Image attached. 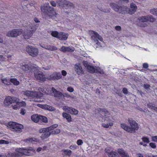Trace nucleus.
<instances>
[{"instance_id": "21", "label": "nucleus", "mask_w": 157, "mask_h": 157, "mask_svg": "<svg viewBox=\"0 0 157 157\" xmlns=\"http://www.w3.org/2000/svg\"><path fill=\"white\" fill-rule=\"evenodd\" d=\"M20 148H17L15 149L16 151L14 152H9L6 154L7 157H20L22 156L21 154L18 151L17 149H20Z\"/></svg>"}, {"instance_id": "20", "label": "nucleus", "mask_w": 157, "mask_h": 157, "mask_svg": "<svg viewBox=\"0 0 157 157\" xmlns=\"http://www.w3.org/2000/svg\"><path fill=\"white\" fill-rule=\"evenodd\" d=\"M138 19L141 22H147L148 21L153 22L155 20V19L151 15L147 16H142L139 17Z\"/></svg>"}, {"instance_id": "13", "label": "nucleus", "mask_w": 157, "mask_h": 157, "mask_svg": "<svg viewBox=\"0 0 157 157\" xmlns=\"http://www.w3.org/2000/svg\"><path fill=\"white\" fill-rule=\"evenodd\" d=\"M23 30L22 29H14L8 31L6 35L9 37H15L21 34Z\"/></svg>"}, {"instance_id": "18", "label": "nucleus", "mask_w": 157, "mask_h": 157, "mask_svg": "<svg viewBox=\"0 0 157 157\" xmlns=\"http://www.w3.org/2000/svg\"><path fill=\"white\" fill-rule=\"evenodd\" d=\"M63 109L64 111L71 114L77 115L78 113V111L77 109L67 106H63Z\"/></svg>"}, {"instance_id": "28", "label": "nucleus", "mask_w": 157, "mask_h": 157, "mask_svg": "<svg viewBox=\"0 0 157 157\" xmlns=\"http://www.w3.org/2000/svg\"><path fill=\"white\" fill-rule=\"evenodd\" d=\"M117 151L120 155L121 157H129L128 153L125 152L123 149H118Z\"/></svg>"}, {"instance_id": "32", "label": "nucleus", "mask_w": 157, "mask_h": 157, "mask_svg": "<svg viewBox=\"0 0 157 157\" xmlns=\"http://www.w3.org/2000/svg\"><path fill=\"white\" fill-rule=\"evenodd\" d=\"M2 80L3 83L6 85H9L10 84V79L9 78H2Z\"/></svg>"}, {"instance_id": "58", "label": "nucleus", "mask_w": 157, "mask_h": 157, "mask_svg": "<svg viewBox=\"0 0 157 157\" xmlns=\"http://www.w3.org/2000/svg\"><path fill=\"white\" fill-rule=\"evenodd\" d=\"M0 157H7V155L6 154H5V155L4 154H1L0 155Z\"/></svg>"}, {"instance_id": "50", "label": "nucleus", "mask_w": 157, "mask_h": 157, "mask_svg": "<svg viewBox=\"0 0 157 157\" xmlns=\"http://www.w3.org/2000/svg\"><path fill=\"white\" fill-rule=\"evenodd\" d=\"M61 73H62V75H63V76H65L67 74V72L64 71V70H62L61 71Z\"/></svg>"}, {"instance_id": "12", "label": "nucleus", "mask_w": 157, "mask_h": 157, "mask_svg": "<svg viewBox=\"0 0 157 157\" xmlns=\"http://www.w3.org/2000/svg\"><path fill=\"white\" fill-rule=\"evenodd\" d=\"M51 34L53 37L57 38L60 40H65L68 36V34L63 32L58 33L57 31L51 32Z\"/></svg>"}, {"instance_id": "11", "label": "nucleus", "mask_w": 157, "mask_h": 157, "mask_svg": "<svg viewBox=\"0 0 157 157\" xmlns=\"http://www.w3.org/2000/svg\"><path fill=\"white\" fill-rule=\"evenodd\" d=\"M21 153L22 156L23 155H33L36 153L35 150L32 147H28L27 148L25 147L20 148L17 150Z\"/></svg>"}, {"instance_id": "57", "label": "nucleus", "mask_w": 157, "mask_h": 157, "mask_svg": "<svg viewBox=\"0 0 157 157\" xmlns=\"http://www.w3.org/2000/svg\"><path fill=\"white\" fill-rule=\"evenodd\" d=\"M34 21L36 23H39L40 22L38 19L36 18H34Z\"/></svg>"}, {"instance_id": "54", "label": "nucleus", "mask_w": 157, "mask_h": 157, "mask_svg": "<svg viewBox=\"0 0 157 157\" xmlns=\"http://www.w3.org/2000/svg\"><path fill=\"white\" fill-rule=\"evenodd\" d=\"M6 58L3 57L2 55H0V61H5Z\"/></svg>"}, {"instance_id": "55", "label": "nucleus", "mask_w": 157, "mask_h": 157, "mask_svg": "<svg viewBox=\"0 0 157 157\" xmlns=\"http://www.w3.org/2000/svg\"><path fill=\"white\" fill-rule=\"evenodd\" d=\"M51 4L53 6L55 7L56 6V3L54 1H52L50 2Z\"/></svg>"}, {"instance_id": "59", "label": "nucleus", "mask_w": 157, "mask_h": 157, "mask_svg": "<svg viewBox=\"0 0 157 157\" xmlns=\"http://www.w3.org/2000/svg\"><path fill=\"white\" fill-rule=\"evenodd\" d=\"M140 26H141V27H145L146 26V24L145 23H143V24H141V25H140Z\"/></svg>"}, {"instance_id": "5", "label": "nucleus", "mask_w": 157, "mask_h": 157, "mask_svg": "<svg viewBox=\"0 0 157 157\" xmlns=\"http://www.w3.org/2000/svg\"><path fill=\"white\" fill-rule=\"evenodd\" d=\"M25 26V29L23 33V36L25 39H28L32 36L34 31L36 30L37 26L36 25L34 26L30 22H27Z\"/></svg>"}, {"instance_id": "45", "label": "nucleus", "mask_w": 157, "mask_h": 157, "mask_svg": "<svg viewBox=\"0 0 157 157\" xmlns=\"http://www.w3.org/2000/svg\"><path fill=\"white\" fill-rule=\"evenodd\" d=\"M83 143V141L82 140L79 139L77 140V144L78 145H81Z\"/></svg>"}, {"instance_id": "42", "label": "nucleus", "mask_w": 157, "mask_h": 157, "mask_svg": "<svg viewBox=\"0 0 157 157\" xmlns=\"http://www.w3.org/2000/svg\"><path fill=\"white\" fill-rule=\"evenodd\" d=\"M77 147V146L76 145L74 144L71 145L69 148L71 149L74 150L76 149Z\"/></svg>"}, {"instance_id": "47", "label": "nucleus", "mask_w": 157, "mask_h": 157, "mask_svg": "<svg viewBox=\"0 0 157 157\" xmlns=\"http://www.w3.org/2000/svg\"><path fill=\"white\" fill-rule=\"evenodd\" d=\"M115 29L118 31H120L121 29V28L120 26H117L115 27Z\"/></svg>"}, {"instance_id": "3", "label": "nucleus", "mask_w": 157, "mask_h": 157, "mask_svg": "<svg viewBox=\"0 0 157 157\" xmlns=\"http://www.w3.org/2000/svg\"><path fill=\"white\" fill-rule=\"evenodd\" d=\"M110 5V7L115 11L122 14L126 13L128 11L129 13L132 14L136 12L137 9L136 5L133 3L131 4L130 8L129 10L125 6H119L114 3H111Z\"/></svg>"}, {"instance_id": "10", "label": "nucleus", "mask_w": 157, "mask_h": 157, "mask_svg": "<svg viewBox=\"0 0 157 157\" xmlns=\"http://www.w3.org/2000/svg\"><path fill=\"white\" fill-rule=\"evenodd\" d=\"M7 127L12 131L17 132H21L23 128V125L15 122H9Z\"/></svg>"}, {"instance_id": "6", "label": "nucleus", "mask_w": 157, "mask_h": 157, "mask_svg": "<svg viewBox=\"0 0 157 157\" xmlns=\"http://www.w3.org/2000/svg\"><path fill=\"white\" fill-rule=\"evenodd\" d=\"M129 122L131 127L127 126L124 124H121V127L126 131L131 133L134 132L136 130L138 129V124L135 121L129 120Z\"/></svg>"}, {"instance_id": "15", "label": "nucleus", "mask_w": 157, "mask_h": 157, "mask_svg": "<svg viewBox=\"0 0 157 157\" xmlns=\"http://www.w3.org/2000/svg\"><path fill=\"white\" fill-rule=\"evenodd\" d=\"M26 50L30 55L33 57L36 56L38 53L37 48L32 46H27L26 48Z\"/></svg>"}, {"instance_id": "60", "label": "nucleus", "mask_w": 157, "mask_h": 157, "mask_svg": "<svg viewBox=\"0 0 157 157\" xmlns=\"http://www.w3.org/2000/svg\"><path fill=\"white\" fill-rule=\"evenodd\" d=\"M148 157H157V155H148Z\"/></svg>"}, {"instance_id": "1", "label": "nucleus", "mask_w": 157, "mask_h": 157, "mask_svg": "<svg viewBox=\"0 0 157 157\" xmlns=\"http://www.w3.org/2000/svg\"><path fill=\"white\" fill-rule=\"evenodd\" d=\"M40 92H37L36 91H26L24 92V95L30 98L38 99L43 96V94H49L52 92L53 95L55 97L60 99L63 97H66L67 98L70 97V95L68 93H65L62 94L61 92L57 90L54 87L50 88L49 89L45 90L43 87H39L38 89Z\"/></svg>"}, {"instance_id": "51", "label": "nucleus", "mask_w": 157, "mask_h": 157, "mask_svg": "<svg viewBox=\"0 0 157 157\" xmlns=\"http://www.w3.org/2000/svg\"><path fill=\"white\" fill-rule=\"evenodd\" d=\"M143 67L145 68H147L148 67V64L146 63H143Z\"/></svg>"}, {"instance_id": "30", "label": "nucleus", "mask_w": 157, "mask_h": 157, "mask_svg": "<svg viewBox=\"0 0 157 157\" xmlns=\"http://www.w3.org/2000/svg\"><path fill=\"white\" fill-rule=\"evenodd\" d=\"M43 48H45L46 49L50 51H55L57 50V48L55 46L51 45H44V46H42Z\"/></svg>"}, {"instance_id": "25", "label": "nucleus", "mask_w": 157, "mask_h": 157, "mask_svg": "<svg viewBox=\"0 0 157 157\" xmlns=\"http://www.w3.org/2000/svg\"><path fill=\"white\" fill-rule=\"evenodd\" d=\"M37 106L43 109H47L51 111H53L55 110V108L52 106L47 105H42L41 104H37Z\"/></svg>"}, {"instance_id": "63", "label": "nucleus", "mask_w": 157, "mask_h": 157, "mask_svg": "<svg viewBox=\"0 0 157 157\" xmlns=\"http://www.w3.org/2000/svg\"><path fill=\"white\" fill-rule=\"evenodd\" d=\"M138 157H144L143 155L140 153H139L138 154Z\"/></svg>"}, {"instance_id": "44", "label": "nucleus", "mask_w": 157, "mask_h": 157, "mask_svg": "<svg viewBox=\"0 0 157 157\" xmlns=\"http://www.w3.org/2000/svg\"><path fill=\"white\" fill-rule=\"evenodd\" d=\"M149 145L152 148H155L156 147L155 144L153 143H151Z\"/></svg>"}, {"instance_id": "43", "label": "nucleus", "mask_w": 157, "mask_h": 157, "mask_svg": "<svg viewBox=\"0 0 157 157\" xmlns=\"http://www.w3.org/2000/svg\"><path fill=\"white\" fill-rule=\"evenodd\" d=\"M67 90L70 92H72L74 91V89L71 86H69L67 88Z\"/></svg>"}, {"instance_id": "52", "label": "nucleus", "mask_w": 157, "mask_h": 157, "mask_svg": "<svg viewBox=\"0 0 157 157\" xmlns=\"http://www.w3.org/2000/svg\"><path fill=\"white\" fill-rule=\"evenodd\" d=\"M51 68V67L50 66H48L45 67H43V68L45 70H50Z\"/></svg>"}, {"instance_id": "53", "label": "nucleus", "mask_w": 157, "mask_h": 157, "mask_svg": "<svg viewBox=\"0 0 157 157\" xmlns=\"http://www.w3.org/2000/svg\"><path fill=\"white\" fill-rule=\"evenodd\" d=\"M123 91L124 94H127L128 93L127 89L126 88H124L123 89Z\"/></svg>"}, {"instance_id": "62", "label": "nucleus", "mask_w": 157, "mask_h": 157, "mask_svg": "<svg viewBox=\"0 0 157 157\" xmlns=\"http://www.w3.org/2000/svg\"><path fill=\"white\" fill-rule=\"evenodd\" d=\"M3 42V38L0 37V44L2 43Z\"/></svg>"}, {"instance_id": "33", "label": "nucleus", "mask_w": 157, "mask_h": 157, "mask_svg": "<svg viewBox=\"0 0 157 157\" xmlns=\"http://www.w3.org/2000/svg\"><path fill=\"white\" fill-rule=\"evenodd\" d=\"M15 102L16 103V105H13V109L15 110H17V109H18L19 108V105H18V100H15L14 101V102Z\"/></svg>"}, {"instance_id": "2", "label": "nucleus", "mask_w": 157, "mask_h": 157, "mask_svg": "<svg viewBox=\"0 0 157 157\" xmlns=\"http://www.w3.org/2000/svg\"><path fill=\"white\" fill-rule=\"evenodd\" d=\"M96 113L101 117H103L105 120V123L102 124V126L105 128H108L109 126L113 125L114 119L111 116H108L109 115V112L105 109H98L95 111Z\"/></svg>"}, {"instance_id": "23", "label": "nucleus", "mask_w": 157, "mask_h": 157, "mask_svg": "<svg viewBox=\"0 0 157 157\" xmlns=\"http://www.w3.org/2000/svg\"><path fill=\"white\" fill-rule=\"evenodd\" d=\"M34 67V66H31V67H29V66L27 65H23L21 66V68L22 70L25 72L26 71L27 73L29 74L30 76H31L32 74L33 73V71H32V67Z\"/></svg>"}, {"instance_id": "34", "label": "nucleus", "mask_w": 157, "mask_h": 157, "mask_svg": "<svg viewBox=\"0 0 157 157\" xmlns=\"http://www.w3.org/2000/svg\"><path fill=\"white\" fill-rule=\"evenodd\" d=\"M17 100H18V105H19V107H24L26 105V103L25 102L23 101H21V102H19V99H17Z\"/></svg>"}, {"instance_id": "35", "label": "nucleus", "mask_w": 157, "mask_h": 157, "mask_svg": "<svg viewBox=\"0 0 157 157\" xmlns=\"http://www.w3.org/2000/svg\"><path fill=\"white\" fill-rule=\"evenodd\" d=\"M63 154L67 155H70L71 154V151L70 150H64L63 151Z\"/></svg>"}, {"instance_id": "22", "label": "nucleus", "mask_w": 157, "mask_h": 157, "mask_svg": "<svg viewBox=\"0 0 157 157\" xmlns=\"http://www.w3.org/2000/svg\"><path fill=\"white\" fill-rule=\"evenodd\" d=\"M15 100L14 98L10 96L6 97L4 101V104L6 106H8L11 104L13 102H14Z\"/></svg>"}, {"instance_id": "31", "label": "nucleus", "mask_w": 157, "mask_h": 157, "mask_svg": "<svg viewBox=\"0 0 157 157\" xmlns=\"http://www.w3.org/2000/svg\"><path fill=\"white\" fill-rule=\"evenodd\" d=\"M10 81L14 86H17L20 84V82L16 78H10Z\"/></svg>"}, {"instance_id": "27", "label": "nucleus", "mask_w": 157, "mask_h": 157, "mask_svg": "<svg viewBox=\"0 0 157 157\" xmlns=\"http://www.w3.org/2000/svg\"><path fill=\"white\" fill-rule=\"evenodd\" d=\"M26 143H33V144L35 142H39V140L35 138H31L23 140Z\"/></svg>"}, {"instance_id": "61", "label": "nucleus", "mask_w": 157, "mask_h": 157, "mask_svg": "<svg viewBox=\"0 0 157 157\" xmlns=\"http://www.w3.org/2000/svg\"><path fill=\"white\" fill-rule=\"evenodd\" d=\"M7 58L8 59H10L11 58L12 56L11 55H7Z\"/></svg>"}, {"instance_id": "16", "label": "nucleus", "mask_w": 157, "mask_h": 157, "mask_svg": "<svg viewBox=\"0 0 157 157\" xmlns=\"http://www.w3.org/2000/svg\"><path fill=\"white\" fill-rule=\"evenodd\" d=\"M87 69L89 72L90 73H98L100 74H102L104 73L102 70H101L99 67H94L91 65H88L87 67Z\"/></svg>"}, {"instance_id": "19", "label": "nucleus", "mask_w": 157, "mask_h": 157, "mask_svg": "<svg viewBox=\"0 0 157 157\" xmlns=\"http://www.w3.org/2000/svg\"><path fill=\"white\" fill-rule=\"evenodd\" d=\"M105 152L108 153L109 157H120L116 152L112 151L111 148L110 147H106L105 149Z\"/></svg>"}, {"instance_id": "36", "label": "nucleus", "mask_w": 157, "mask_h": 157, "mask_svg": "<svg viewBox=\"0 0 157 157\" xmlns=\"http://www.w3.org/2000/svg\"><path fill=\"white\" fill-rule=\"evenodd\" d=\"M46 146H44L43 147H39L36 150V151L37 152H39L41 151H43L46 150Z\"/></svg>"}, {"instance_id": "38", "label": "nucleus", "mask_w": 157, "mask_h": 157, "mask_svg": "<svg viewBox=\"0 0 157 157\" xmlns=\"http://www.w3.org/2000/svg\"><path fill=\"white\" fill-rule=\"evenodd\" d=\"M151 13L154 15H157V10L155 9H152L151 10Z\"/></svg>"}, {"instance_id": "48", "label": "nucleus", "mask_w": 157, "mask_h": 157, "mask_svg": "<svg viewBox=\"0 0 157 157\" xmlns=\"http://www.w3.org/2000/svg\"><path fill=\"white\" fill-rule=\"evenodd\" d=\"M25 110L23 109H21V110L20 113L23 115H24L25 114Z\"/></svg>"}, {"instance_id": "41", "label": "nucleus", "mask_w": 157, "mask_h": 157, "mask_svg": "<svg viewBox=\"0 0 157 157\" xmlns=\"http://www.w3.org/2000/svg\"><path fill=\"white\" fill-rule=\"evenodd\" d=\"M9 143V142L8 141L3 140H0V144H8Z\"/></svg>"}, {"instance_id": "64", "label": "nucleus", "mask_w": 157, "mask_h": 157, "mask_svg": "<svg viewBox=\"0 0 157 157\" xmlns=\"http://www.w3.org/2000/svg\"><path fill=\"white\" fill-rule=\"evenodd\" d=\"M144 87L146 89H147L149 88V85H145L144 86Z\"/></svg>"}, {"instance_id": "8", "label": "nucleus", "mask_w": 157, "mask_h": 157, "mask_svg": "<svg viewBox=\"0 0 157 157\" xmlns=\"http://www.w3.org/2000/svg\"><path fill=\"white\" fill-rule=\"evenodd\" d=\"M32 68V71L34 72L36 79L40 82L45 81L47 77H45V76L42 72L39 71V67L36 66L33 67Z\"/></svg>"}, {"instance_id": "7", "label": "nucleus", "mask_w": 157, "mask_h": 157, "mask_svg": "<svg viewBox=\"0 0 157 157\" xmlns=\"http://www.w3.org/2000/svg\"><path fill=\"white\" fill-rule=\"evenodd\" d=\"M92 35L91 36V40L94 43L95 46L97 48L102 47L104 42L102 41V38L97 32L92 31L91 33Z\"/></svg>"}, {"instance_id": "4", "label": "nucleus", "mask_w": 157, "mask_h": 157, "mask_svg": "<svg viewBox=\"0 0 157 157\" xmlns=\"http://www.w3.org/2000/svg\"><path fill=\"white\" fill-rule=\"evenodd\" d=\"M57 124L53 125L47 128L40 129L39 132L42 133L41 138L42 140H44L49 137L51 134H58L60 132V130L59 129H55L58 127Z\"/></svg>"}, {"instance_id": "29", "label": "nucleus", "mask_w": 157, "mask_h": 157, "mask_svg": "<svg viewBox=\"0 0 157 157\" xmlns=\"http://www.w3.org/2000/svg\"><path fill=\"white\" fill-rule=\"evenodd\" d=\"M62 116L63 117L65 118L68 122L71 121L72 119L71 116L68 113L65 112L63 113H62Z\"/></svg>"}, {"instance_id": "37", "label": "nucleus", "mask_w": 157, "mask_h": 157, "mask_svg": "<svg viewBox=\"0 0 157 157\" xmlns=\"http://www.w3.org/2000/svg\"><path fill=\"white\" fill-rule=\"evenodd\" d=\"M147 106L148 107L150 108L151 109L154 110L155 111H156L157 110V108L155 107L153 105H151V103H149L147 104Z\"/></svg>"}, {"instance_id": "49", "label": "nucleus", "mask_w": 157, "mask_h": 157, "mask_svg": "<svg viewBox=\"0 0 157 157\" xmlns=\"http://www.w3.org/2000/svg\"><path fill=\"white\" fill-rule=\"evenodd\" d=\"M152 140L153 141L156 142L157 141V136L152 137Z\"/></svg>"}, {"instance_id": "14", "label": "nucleus", "mask_w": 157, "mask_h": 157, "mask_svg": "<svg viewBox=\"0 0 157 157\" xmlns=\"http://www.w3.org/2000/svg\"><path fill=\"white\" fill-rule=\"evenodd\" d=\"M31 118L33 121L36 123L39 121L46 123L48 121V119L46 117L38 114H34L32 115Z\"/></svg>"}, {"instance_id": "17", "label": "nucleus", "mask_w": 157, "mask_h": 157, "mask_svg": "<svg viewBox=\"0 0 157 157\" xmlns=\"http://www.w3.org/2000/svg\"><path fill=\"white\" fill-rule=\"evenodd\" d=\"M62 75L60 73L55 72L47 77V78L50 80H58L61 78Z\"/></svg>"}, {"instance_id": "39", "label": "nucleus", "mask_w": 157, "mask_h": 157, "mask_svg": "<svg viewBox=\"0 0 157 157\" xmlns=\"http://www.w3.org/2000/svg\"><path fill=\"white\" fill-rule=\"evenodd\" d=\"M62 2L64 3L65 5L67 6H71L72 5V4L70 3L69 1H67L65 0H63L62 1Z\"/></svg>"}, {"instance_id": "46", "label": "nucleus", "mask_w": 157, "mask_h": 157, "mask_svg": "<svg viewBox=\"0 0 157 157\" xmlns=\"http://www.w3.org/2000/svg\"><path fill=\"white\" fill-rule=\"evenodd\" d=\"M83 63L84 67H86L87 68V66L88 65H88V62L86 61H83Z\"/></svg>"}, {"instance_id": "26", "label": "nucleus", "mask_w": 157, "mask_h": 157, "mask_svg": "<svg viewBox=\"0 0 157 157\" xmlns=\"http://www.w3.org/2000/svg\"><path fill=\"white\" fill-rule=\"evenodd\" d=\"M59 50L63 52H73L74 50V48L71 47H62Z\"/></svg>"}, {"instance_id": "56", "label": "nucleus", "mask_w": 157, "mask_h": 157, "mask_svg": "<svg viewBox=\"0 0 157 157\" xmlns=\"http://www.w3.org/2000/svg\"><path fill=\"white\" fill-rule=\"evenodd\" d=\"M100 10L101 11H102L103 12H105V13H107V12H109V10L108 9H100Z\"/></svg>"}, {"instance_id": "9", "label": "nucleus", "mask_w": 157, "mask_h": 157, "mask_svg": "<svg viewBox=\"0 0 157 157\" xmlns=\"http://www.w3.org/2000/svg\"><path fill=\"white\" fill-rule=\"evenodd\" d=\"M41 10L42 11L44 12V14H45V12L46 14V11H48V13H47V14L49 17H52L54 16H56V13L53 10V8L50 6L48 3H45L43 6H41Z\"/></svg>"}, {"instance_id": "24", "label": "nucleus", "mask_w": 157, "mask_h": 157, "mask_svg": "<svg viewBox=\"0 0 157 157\" xmlns=\"http://www.w3.org/2000/svg\"><path fill=\"white\" fill-rule=\"evenodd\" d=\"M75 71L78 75H81L83 74V71L80 64L78 63L76 64L75 65Z\"/></svg>"}, {"instance_id": "40", "label": "nucleus", "mask_w": 157, "mask_h": 157, "mask_svg": "<svg viewBox=\"0 0 157 157\" xmlns=\"http://www.w3.org/2000/svg\"><path fill=\"white\" fill-rule=\"evenodd\" d=\"M142 140L145 143H149V139L147 137H144L142 138Z\"/></svg>"}]
</instances>
